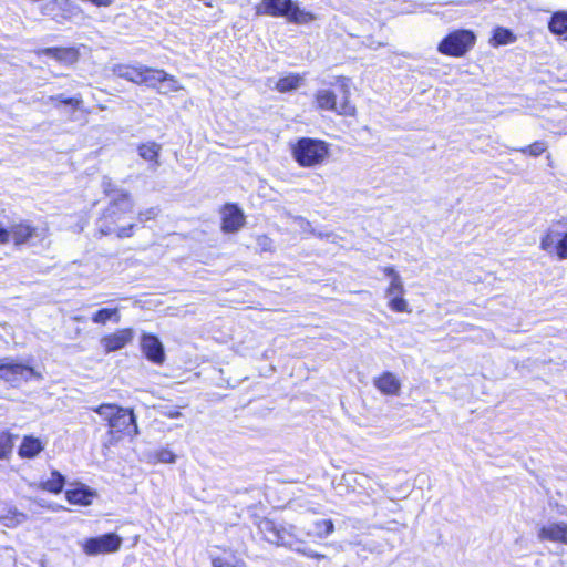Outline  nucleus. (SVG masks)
Instances as JSON below:
<instances>
[{
    "mask_svg": "<svg viewBox=\"0 0 567 567\" xmlns=\"http://www.w3.org/2000/svg\"><path fill=\"white\" fill-rule=\"evenodd\" d=\"M141 350L148 361L158 365L164 363L165 351L157 336L148 332L142 333Z\"/></svg>",
    "mask_w": 567,
    "mask_h": 567,
    "instance_id": "nucleus-16",
    "label": "nucleus"
},
{
    "mask_svg": "<svg viewBox=\"0 0 567 567\" xmlns=\"http://www.w3.org/2000/svg\"><path fill=\"white\" fill-rule=\"evenodd\" d=\"M565 40L567 41V32L565 33Z\"/></svg>",
    "mask_w": 567,
    "mask_h": 567,
    "instance_id": "nucleus-39",
    "label": "nucleus"
},
{
    "mask_svg": "<svg viewBox=\"0 0 567 567\" xmlns=\"http://www.w3.org/2000/svg\"><path fill=\"white\" fill-rule=\"evenodd\" d=\"M38 236V227L29 219H20L9 227L0 225V245L12 244L20 248L29 245Z\"/></svg>",
    "mask_w": 567,
    "mask_h": 567,
    "instance_id": "nucleus-8",
    "label": "nucleus"
},
{
    "mask_svg": "<svg viewBox=\"0 0 567 567\" xmlns=\"http://www.w3.org/2000/svg\"><path fill=\"white\" fill-rule=\"evenodd\" d=\"M548 29L556 35H563L567 32V12L557 11L553 13L548 22Z\"/></svg>",
    "mask_w": 567,
    "mask_h": 567,
    "instance_id": "nucleus-29",
    "label": "nucleus"
},
{
    "mask_svg": "<svg viewBox=\"0 0 567 567\" xmlns=\"http://www.w3.org/2000/svg\"><path fill=\"white\" fill-rule=\"evenodd\" d=\"M158 458L159 461L165 463H174L176 460V455L169 450H162L158 453Z\"/></svg>",
    "mask_w": 567,
    "mask_h": 567,
    "instance_id": "nucleus-37",
    "label": "nucleus"
},
{
    "mask_svg": "<svg viewBox=\"0 0 567 567\" xmlns=\"http://www.w3.org/2000/svg\"><path fill=\"white\" fill-rule=\"evenodd\" d=\"M254 525L260 539L274 546H284L291 537L285 525L266 516H255Z\"/></svg>",
    "mask_w": 567,
    "mask_h": 567,
    "instance_id": "nucleus-9",
    "label": "nucleus"
},
{
    "mask_svg": "<svg viewBox=\"0 0 567 567\" xmlns=\"http://www.w3.org/2000/svg\"><path fill=\"white\" fill-rule=\"evenodd\" d=\"M256 245L259 254L275 252L274 240L266 234H261L256 237Z\"/></svg>",
    "mask_w": 567,
    "mask_h": 567,
    "instance_id": "nucleus-34",
    "label": "nucleus"
},
{
    "mask_svg": "<svg viewBox=\"0 0 567 567\" xmlns=\"http://www.w3.org/2000/svg\"><path fill=\"white\" fill-rule=\"evenodd\" d=\"M121 319V312L117 307L101 308L91 316L92 322L100 326H105L110 321L113 323H118Z\"/></svg>",
    "mask_w": 567,
    "mask_h": 567,
    "instance_id": "nucleus-24",
    "label": "nucleus"
},
{
    "mask_svg": "<svg viewBox=\"0 0 567 567\" xmlns=\"http://www.w3.org/2000/svg\"><path fill=\"white\" fill-rule=\"evenodd\" d=\"M290 154L299 167H319L330 156V144L321 138L303 136L290 145Z\"/></svg>",
    "mask_w": 567,
    "mask_h": 567,
    "instance_id": "nucleus-5",
    "label": "nucleus"
},
{
    "mask_svg": "<svg viewBox=\"0 0 567 567\" xmlns=\"http://www.w3.org/2000/svg\"><path fill=\"white\" fill-rule=\"evenodd\" d=\"M538 538L542 542H551L567 546V523L555 522L543 525L538 529Z\"/></svg>",
    "mask_w": 567,
    "mask_h": 567,
    "instance_id": "nucleus-18",
    "label": "nucleus"
},
{
    "mask_svg": "<svg viewBox=\"0 0 567 567\" xmlns=\"http://www.w3.org/2000/svg\"><path fill=\"white\" fill-rule=\"evenodd\" d=\"M516 41V35L507 28L496 27L491 37L493 47L506 45Z\"/></svg>",
    "mask_w": 567,
    "mask_h": 567,
    "instance_id": "nucleus-27",
    "label": "nucleus"
},
{
    "mask_svg": "<svg viewBox=\"0 0 567 567\" xmlns=\"http://www.w3.org/2000/svg\"><path fill=\"white\" fill-rule=\"evenodd\" d=\"M158 216V208L150 207L134 213V221L137 223V229L143 227L147 221L155 220Z\"/></svg>",
    "mask_w": 567,
    "mask_h": 567,
    "instance_id": "nucleus-33",
    "label": "nucleus"
},
{
    "mask_svg": "<svg viewBox=\"0 0 567 567\" xmlns=\"http://www.w3.org/2000/svg\"><path fill=\"white\" fill-rule=\"evenodd\" d=\"M220 228L225 234L237 233L246 224V216L236 203H225L219 208Z\"/></svg>",
    "mask_w": 567,
    "mask_h": 567,
    "instance_id": "nucleus-14",
    "label": "nucleus"
},
{
    "mask_svg": "<svg viewBox=\"0 0 567 567\" xmlns=\"http://www.w3.org/2000/svg\"><path fill=\"white\" fill-rule=\"evenodd\" d=\"M159 152H161V145L153 141L142 143L137 146L138 155L143 159H145L152 164H155V165L158 164Z\"/></svg>",
    "mask_w": 567,
    "mask_h": 567,
    "instance_id": "nucleus-26",
    "label": "nucleus"
},
{
    "mask_svg": "<svg viewBox=\"0 0 567 567\" xmlns=\"http://www.w3.org/2000/svg\"><path fill=\"white\" fill-rule=\"evenodd\" d=\"M210 565L212 567H247V564L241 558L236 557L234 553H230L228 557L212 556Z\"/></svg>",
    "mask_w": 567,
    "mask_h": 567,
    "instance_id": "nucleus-30",
    "label": "nucleus"
},
{
    "mask_svg": "<svg viewBox=\"0 0 567 567\" xmlns=\"http://www.w3.org/2000/svg\"><path fill=\"white\" fill-rule=\"evenodd\" d=\"M45 449V442L34 435H24L18 447V455L22 460H32Z\"/></svg>",
    "mask_w": 567,
    "mask_h": 567,
    "instance_id": "nucleus-20",
    "label": "nucleus"
},
{
    "mask_svg": "<svg viewBox=\"0 0 567 567\" xmlns=\"http://www.w3.org/2000/svg\"><path fill=\"white\" fill-rule=\"evenodd\" d=\"M14 439L16 435L10 431H0V462L10 460L14 447Z\"/></svg>",
    "mask_w": 567,
    "mask_h": 567,
    "instance_id": "nucleus-28",
    "label": "nucleus"
},
{
    "mask_svg": "<svg viewBox=\"0 0 567 567\" xmlns=\"http://www.w3.org/2000/svg\"><path fill=\"white\" fill-rule=\"evenodd\" d=\"M548 148L547 143L544 141H535L529 145L523 146L518 150L523 155L538 157L546 152Z\"/></svg>",
    "mask_w": 567,
    "mask_h": 567,
    "instance_id": "nucleus-32",
    "label": "nucleus"
},
{
    "mask_svg": "<svg viewBox=\"0 0 567 567\" xmlns=\"http://www.w3.org/2000/svg\"><path fill=\"white\" fill-rule=\"evenodd\" d=\"M374 386L384 395H399L401 391V382L394 373L384 371L373 380Z\"/></svg>",
    "mask_w": 567,
    "mask_h": 567,
    "instance_id": "nucleus-21",
    "label": "nucleus"
},
{
    "mask_svg": "<svg viewBox=\"0 0 567 567\" xmlns=\"http://www.w3.org/2000/svg\"><path fill=\"white\" fill-rule=\"evenodd\" d=\"M338 93L331 89H320L313 95L315 107L318 111L333 112L343 117H355L357 106L351 100V80L346 75L334 79Z\"/></svg>",
    "mask_w": 567,
    "mask_h": 567,
    "instance_id": "nucleus-3",
    "label": "nucleus"
},
{
    "mask_svg": "<svg viewBox=\"0 0 567 567\" xmlns=\"http://www.w3.org/2000/svg\"><path fill=\"white\" fill-rule=\"evenodd\" d=\"M38 58L49 56L55 62L64 66H72L80 61L81 52L79 47H48L40 48L34 51Z\"/></svg>",
    "mask_w": 567,
    "mask_h": 567,
    "instance_id": "nucleus-15",
    "label": "nucleus"
},
{
    "mask_svg": "<svg viewBox=\"0 0 567 567\" xmlns=\"http://www.w3.org/2000/svg\"><path fill=\"white\" fill-rule=\"evenodd\" d=\"M113 71L118 78L136 85H146L152 89H157L158 84L168 83L169 91L172 92H177L182 89L177 79L163 69L142 64H117L114 66Z\"/></svg>",
    "mask_w": 567,
    "mask_h": 567,
    "instance_id": "nucleus-4",
    "label": "nucleus"
},
{
    "mask_svg": "<svg viewBox=\"0 0 567 567\" xmlns=\"http://www.w3.org/2000/svg\"><path fill=\"white\" fill-rule=\"evenodd\" d=\"M64 485L65 477L58 470H52L50 477L39 483V488L51 494H60Z\"/></svg>",
    "mask_w": 567,
    "mask_h": 567,
    "instance_id": "nucleus-23",
    "label": "nucleus"
},
{
    "mask_svg": "<svg viewBox=\"0 0 567 567\" xmlns=\"http://www.w3.org/2000/svg\"><path fill=\"white\" fill-rule=\"evenodd\" d=\"M135 200L127 190L117 192L101 210L95 220L96 233L101 237L114 236L118 239L131 238L137 230L134 221Z\"/></svg>",
    "mask_w": 567,
    "mask_h": 567,
    "instance_id": "nucleus-1",
    "label": "nucleus"
},
{
    "mask_svg": "<svg viewBox=\"0 0 567 567\" xmlns=\"http://www.w3.org/2000/svg\"><path fill=\"white\" fill-rule=\"evenodd\" d=\"M317 536L326 538L334 532V524L331 519H322L315 523Z\"/></svg>",
    "mask_w": 567,
    "mask_h": 567,
    "instance_id": "nucleus-35",
    "label": "nucleus"
},
{
    "mask_svg": "<svg viewBox=\"0 0 567 567\" xmlns=\"http://www.w3.org/2000/svg\"><path fill=\"white\" fill-rule=\"evenodd\" d=\"M48 101L51 102L55 107L62 104L70 106L74 111L80 110L83 104V100L80 95L66 97L63 94H56L49 96Z\"/></svg>",
    "mask_w": 567,
    "mask_h": 567,
    "instance_id": "nucleus-31",
    "label": "nucleus"
},
{
    "mask_svg": "<svg viewBox=\"0 0 567 567\" xmlns=\"http://www.w3.org/2000/svg\"><path fill=\"white\" fill-rule=\"evenodd\" d=\"M92 411L104 421L110 444H117L124 440L133 441L140 434L133 408L104 402L92 408Z\"/></svg>",
    "mask_w": 567,
    "mask_h": 567,
    "instance_id": "nucleus-2",
    "label": "nucleus"
},
{
    "mask_svg": "<svg viewBox=\"0 0 567 567\" xmlns=\"http://www.w3.org/2000/svg\"><path fill=\"white\" fill-rule=\"evenodd\" d=\"M256 11L258 14L286 18L288 22L295 24H307L316 19L312 12L301 9L292 0H261Z\"/></svg>",
    "mask_w": 567,
    "mask_h": 567,
    "instance_id": "nucleus-6",
    "label": "nucleus"
},
{
    "mask_svg": "<svg viewBox=\"0 0 567 567\" xmlns=\"http://www.w3.org/2000/svg\"><path fill=\"white\" fill-rule=\"evenodd\" d=\"M540 249L556 255L559 259H567V229L558 234L551 230L546 231L540 238Z\"/></svg>",
    "mask_w": 567,
    "mask_h": 567,
    "instance_id": "nucleus-17",
    "label": "nucleus"
},
{
    "mask_svg": "<svg viewBox=\"0 0 567 567\" xmlns=\"http://www.w3.org/2000/svg\"><path fill=\"white\" fill-rule=\"evenodd\" d=\"M27 520V515L17 507H9L0 515V524L7 528H16Z\"/></svg>",
    "mask_w": 567,
    "mask_h": 567,
    "instance_id": "nucleus-25",
    "label": "nucleus"
},
{
    "mask_svg": "<svg viewBox=\"0 0 567 567\" xmlns=\"http://www.w3.org/2000/svg\"><path fill=\"white\" fill-rule=\"evenodd\" d=\"M305 78L300 73H288L286 75L280 76L276 84L275 90L279 93H289L298 90L301 85H303Z\"/></svg>",
    "mask_w": 567,
    "mask_h": 567,
    "instance_id": "nucleus-22",
    "label": "nucleus"
},
{
    "mask_svg": "<svg viewBox=\"0 0 567 567\" xmlns=\"http://www.w3.org/2000/svg\"><path fill=\"white\" fill-rule=\"evenodd\" d=\"M122 543V537L111 532L84 539L81 549L86 556L109 555L118 551Z\"/></svg>",
    "mask_w": 567,
    "mask_h": 567,
    "instance_id": "nucleus-11",
    "label": "nucleus"
},
{
    "mask_svg": "<svg viewBox=\"0 0 567 567\" xmlns=\"http://www.w3.org/2000/svg\"><path fill=\"white\" fill-rule=\"evenodd\" d=\"M476 43V35L468 29H456L449 32L437 44V51L446 56L462 58Z\"/></svg>",
    "mask_w": 567,
    "mask_h": 567,
    "instance_id": "nucleus-7",
    "label": "nucleus"
},
{
    "mask_svg": "<svg viewBox=\"0 0 567 567\" xmlns=\"http://www.w3.org/2000/svg\"><path fill=\"white\" fill-rule=\"evenodd\" d=\"M135 337V330L132 327L115 329L100 338V344L105 354L120 351L127 347Z\"/></svg>",
    "mask_w": 567,
    "mask_h": 567,
    "instance_id": "nucleus-13",
    "label": "nucleus"
},
{
    "mask_svg": "<svg viewBox=\"0 0 567 567\" xmlns=\"http://www.w3.org/2000/svg\"><path fill=\"white\" fill-rule=\"evenodd\" d=\"M35 369L22 362H0V380L16 385L21 381L39 378Z\"/></svg>",
    "mask_w": 567,
    "mask_h": 567,
    "instance_id": "nucleus-12",
    "label": "nucleus"
},
{
    "mask_svg": "<svg viewBox=\"0 0 567 567\" xmlns=\"http://www.w3.org/2000/svg\"><path fill=\"white\" fill-rule=\"evenodd\" d=\"M97 494L84 484H74L72 488L65 491V499L71 505L90 506Z\"/></svg>",
    "mask_w": 567,
    "mask_h": 567,
    "instance_id": "nucleus-19",
    "label": "nucleus"
},
{
    "mask_svg": "<svg viewBox=\"0 0 567 567\" xmlns=\"http://www.w3.org/2000/svg\"><path fill=\"white\" fill-rule=\"evenodd\" d=\"M302 553L307 557L312 558V559H317V560H321V559L326 558V556L323 554L316 553V551H302Z\"/></svg>",
    "mask_w": 567,
    "mask_h": 567,
    "instance_id": "nucleus-38",
    "label": "nucleus"
},
{
    "mask_svg": "<svg viewBox=\"0 0 567 567\" xmlns=\"http://www.w3.org/2000/svg\"><path fill=\"white\" fill-rule=\"evenodd\" d=\"M382 272L391 279L389 286L385 289V296L389 299V309L398 313L411 312L408 301L403 297L405 290L399 272L393 266L384 267Z\"/></svg>",
    "mask_w": 567,
    "mask_h": 567,
    "instance_id": "nucleus-10",
    "label": "nucleus"
},
{
    "mask_svg": "<svg viewBox=\"0 0 567 567\" xmlns=\"http://www.w3.org/2000/svg\"><path fill=\"white\" fill-rule=\"evenodd\" d=\"M122 189H118L115 184L113 183L112 178L104 177L102 179V192L106 197L113 198L117 195V192H121Z\"/></svg>",
    "mask_w": 567,
    "mask_h": 567,
    "instance_id": "nucleus-36",
    "label": "nucleus"
}]
</instances>
